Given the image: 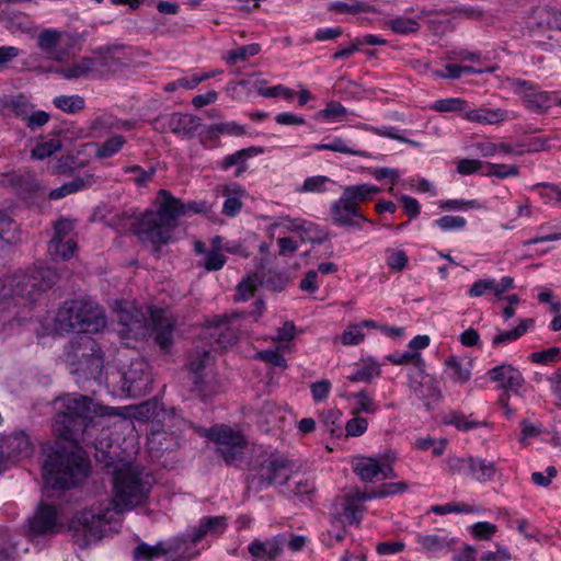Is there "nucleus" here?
<instances>
[{
    "label": "nucleus",
    "mask_w": 561,
    "mask_h": 561,
    "mask_svg": "<svg viewBox=\"0 0 561 561\" xmlns=\"http://www.w3.org/2000/svg\"><path fill=\"white\" fill-rule=\"evenodd\" d=\"M104 414V408L89 397L68 394L60 399V410L54 420V431L67 444L57 447L43 463L45 486L66 490L81 483L89 473L90 463L84 451L78 446L84 442L96 416Z\"/></svg>",
    "instance_id": "1"
},
{
    "label": "nucleus",
    "mask_w": 561,
    "mask_h": 561,
    "mask_svg": "<svg viewBox=\"0 0 561 561\" xmlns=\"http://www.w3.org/2000/svg\"><path fill=\"white\" fill-rule=\"evenodd\" d=\"M153 478L134 466L118 468L113 477V499L104 500L90 508L78 512L69 529L80 548L102 539L105 526L115 515L146 503L151 492Z\"/></svg>",
    "instance_id": "2"
},
{
    "label": "nucleus",
    "mask_w": 561,
    "mask_h": 561,
    "mask_svg": "<svg viewBox=\"0 0 561 561\" xmlns=\"http://www.w3.org/2000/svg\"><path fill=\"white\" fill-rule=\"evenodd\" d=\"M198 211L196 203L184 204L170 192L160 190L157 196V210L131 216L129 229L141 243L151 245L152 253L158 257L161 245L171 241L178 227V219Z\"/></svg>",
    "instance_id": "3"
},
{
    "label": "nucleus",
    "mask_w": 561,
    "mask_h": 561,
    "mask_svg": "<svg viewBox=\"0 0 561 561\" xmlns=\"http://www.w3.org/2000/svg\"><path fill=\"white\" fill-rule=\"evenodd\" d=\"M56 280L57 274L49 267H33L3 277L0 280V310L30 301Z\"/></svg>",
    "instance_id": "4"
},
{
    "label": "nucleus",
    "mask_w": 561,
    "mask_h": 561,
    "mask_svg": "<svg viewBox=\"0 0 561 561\" xmlns=\"http://www.w3.org/2000/svg\"><path fill=\"white\" fill-rule=\"evenodd\" d=\"M106 325L103 308L85 299L67 300L58 309L55 329L58 332L98 333Z\"/></svg>",
    "instance_id": "5"
},
{
    "label": "nucleus",
    "mask_w": 561,
    "mask_h": 561,
    "mask_svg": "<svg viewBox=\"0 0 561 561\" xmlns=\"http://www.w3.org/2000/svg\"><path fill=\"white\" fill-rule=\"evenodd\" d=\"M293 467L283 455L259 451L251 461L248 489L261 491L274 484L283 485L288 481Z\"/></svg>",
    "instance_id": "6"
},
{
    "label": "nucleus",
    "mask_w": 561,
    "mask_h": 561,
    "mask_svg": "<svg viewBox=\"0 0 561 561\" xmlns=\"http://www.w3.org/2000/svg\"><path fill=\"white\" fill-rule=\"evenodd\" d=\"M71 373L84 378L98 379L103 369V354L99 343L89 335L76 337L66 354Z\"/></svg>",
    "instance_id": "7"
},
{
    "label": "nucleus",
    "mask_w": 561,
    "mask_h": 561,
    "mask_svg": "<svg viewBox=\"0 0 561 561\" xmlns=\"http://www.w3.org/2000/svg\"><path fill=\"white\" fill-rule=\"evenodd\" d=\"M196 432L217 445L218 454L228 466L242 459L247 442L239 431L221 424L210 428L196 427Z\"/></svg>",
    "instance_id": "8"
},
{
    "label": "nucleus",
    "mask_w": 561,
    "mask_h": 561,
    "mask_svg": "<svg viewBox=\"0 0 561 561\" xmlns=\"http://www.w3.org/2000/svg\"><path fill=\"white\" fill-rule=\"evenodd\" d=\"M213 357L209 350L195 352L190 356L187 368L192 377L193 390L207 398L221 389L219 380L211 370Z\"/></svg>",
    "instance_id": "9"
},
{
    "label": "nucleus",
    "mask_w": 561,
    "mask_h": 561,
    "mask_svg": "<svg viewBox=\"0 0 561 561\" xmlns=\"http://www.w3.org/2000/svg\"><path fill=\"white\" fill-rule=\"evenodd\" d=\"M119 65L118 60L111 55H99L94 57H82L70 65L56 68L55 72L67 80L103 76L105 69H113Z\"/></svg>",
    "instance_id": "10"
},
{
    "label": "nucleus",
    "mask_w": 561,
    "mask_h": 561,
    "mask_svg": "<svg viewBox=\"0 0 561 561\" xmlns=\"http://www.w3.org/2000/svg\"><path fill=\"white\" fill-rule=\"evenodd\" d=\"M244 317L242 312H233L231 314H225L217 317L209 322V327L206 329L204 335L211 341V347L227 348L234 344L239 339V328L237 320Z\"/></svg>",
    "instance_id": "11"
},
{
    "label": "nucleus",
    "mask_w": 561,
    "mask_h": 561,
    "mask_svg": "<svg viewBox=\"0 0 561 561\" xmlns=\"http://www.w3.org/2000/svg\"><path fill=\"white\" fill-rule=\"evenodd\" d=\"M152 373L146 360L137 358L122 374V390L129 397L139 398L151 390Z\"/></svg>",
    "instance_id": "12"
},
{
    "label": "nucleus",
    "mask_w": 561,
    "mask_h": 561,
    "mask_svg": "<svg viewBox=\"0 0 561 561\" xmlns=\"http://www.w3.org/2000/svg\"><path fill=\"white\" fill-rule=\"evenodd\" d=\"M510 85L533 113L542 114L553 106L554 92L542 91L537 84L522 79H512Z\"/></svg>",
    "instance_id": "13"
},
{
    "label": "nucleus",
    "mask_w": 561,
    "mask_h": 561,
    "mask_svg": "<svg viewBox=\"0 0 561 561\" xmlns=\"http://www.w3.org/2000/svg\"><path fill=\"white\" fill-rule=\"evenodd\" d=\"M330 215L333 224L341 227L360 229L363 222L373 224L363 214L360 206L353 203L343 192L340 198L331 205Z\"/></svg>",
    "instance_id": "14"
},
{
    "label": "nucleus",
    "mask_w": 561,
    "mask_h": 561,
    "mask_svg": "<svg viewBox=\"0 0 561 561\" xmlns=\"http://www.w3.org/2000/svg\"><path fill=\"white\" fill-rule=\"evenodd\" d=\"M116 320L122 327L119 333L126 337L139 340L147 335L148 323L145 313L133 305L119 306L116 310Z\"/></svg>",
    "instance_id": "15"
},
{
    "label": "nucleus",
    "mask_w": 561,
    "mask_h": 561,
    "mask_svg": "<svg viewBox=\"0 0 561 561\" xmlns=\"http://www.w3.org/2000/svg\"><path fill=\"white\" fill-rule=\"evenodd\" d=\"M409 388L426 409H431V404L437 402L442 397L437 379L425 373L422 367H417L409 376Z\"/></svg>",
    "instance_id": "16"
},
{
    "label": "nucleus",
    "mask_w": 561,
    "mask_h": 561,
    "mask_svg": "<svg viewBox=\"0 0 561 561\" xmlns=\"http://www.w3.org/2000/svg\"><path fill=\"white\" fill-rule=\"evenodd\" d=\"M199 125L198 117L185 113H171L154 121L156 129L173 133L181 138L193 137Z\"/></svg>",
    "instance_id": "17"
},
{
    "label": "nucleus",
    "mask_w": 561,
    "mask_h": 561,
    "mask_svg": "<svg viewBox=\"0 0 561 561\" xmlns=\"http://www.w3.org/2000/svg\"><path fill=\"white\" fill-rule=\"evenodd\" d=\"M149 317L154 332V340L161 350L169 352L173 345L175 318L167 310L157 307L149 308Z\"/></svg>",
    "instance_id": "18"
},
{
    "label": "nucleus",
    "mask_w": 561,
    "mask_h": 561,
    "mask_svg": "<svg viewBox=\"0 0 561 561\" xmlns=\"http://www.w3.org/2000/svg\"><path fill=\"white\" fill-rule=\"evenodd\" d=\"M352 468L363 482L394 479L397 477L391 465L380 463L379 460L373 457L355 458L352 462Z\"/></svg>",
    "instance_id": "19"
},
{
    "label": "nucleus",
    "mask_w": 561,
    "mask_h": 561,
    "mask_svg": "<svg viewBox=\"0 0 561 561\" xmlns=\"http://www.w3.org/2000/svg\"><path fill=\"white\" fill-rule=\"evenodd\" d=\"M286 543V535L278 534L264 540L254 539L248 546V551L252 557V561H274L280 557Z\"/></svg>",
    "instance_id": "20"
},
{
    "label": "nucleus",
    "mask_w": 561,
    "mask_h": 561,
    "mask_svg": "<svg viewBox=\"0 0 561 561\" xmlns=\"http://www.w3.org/2000/svg\"><path fill=\"white\" fill-rule=\"evenodd\" d=\"M62 528L58 523V511L55 505L41 504L30 520V530L34 535H53Z\"/></svg>",
    "instance_id": "21"
},
{
    "label": "nucleus",
    "mask_w": 561,
    "mask_h": 561,
    "mask_svg": "<svg viewBox=\"0 0 561 561\" xmlns=\"http://www.w3.org/2000/svg\"><path fill=\"white\" fill-rule=\"evenodd\" d=\"M417 550L436 557L438 554H447L455 549L456 540L445 533H421L415 536Z\"/></svg>",
    "instance_id": "22"
},
{
    "label": "nucleus",
    "mask_w": 561,
    "mask_h": 561,
    "mask_svg": "<svg viewBox=\"0 0 561 561\" xmlns=\"http://www.w3.org/2000/svg\"><path fill=\"white\" fill-rule=\"evenodd\" d=\"M369 500H373L369 491H362L358 488L350 489L342 496L341 505L343 515L348 524L358 525L362 522L363 515L366 511L364 503Z\"/></svg>",
    "instance_id": "23"
},
{
    "label": "nucleus",
    "mask_w": 561,
    "mask_h": 561,
    "mask_svg": "<svg viewBox=\"0 0 561 561\" xmlns=\"http://www.w3.org/2000/svg\"><path fill=\"white\" fill-rule=\"evenodd\" d=\"M0 448L9 461H20L28 458L33 453V445L24 432H16L0 437Z\"/></svg>",
    "instance_id": "24"
},
{
    "label": "nucleus",
    "mask_w": 561,
    "mask_h": 561,
    "mask_svg": "<svg viewBox=\"0 0 561 561\" xmlns=\"http://www.w3.org/2000/svg\"><path fill=\"white\" fill-rule=\"evenodd\" d=\"M528 28L533 36L552 30L561 31V13L550 8L536 9L529 18Z\"/></svg>",
    "instance_id": "25"
},
{
    "label": "nucleus",
    "mask_w": 561,
    "mask_h": 561,
    "mask_svg": "<svg viewBox=\"0 0 561 561\" xmlns=\"http://www.w3.org/2000/svg\"><path fill=\"white\" fill-rule=\"evenodd\" d=\"M227 518L225 516H205L199 519L196 527L188 534V539L193 543H198L206 536L218 537L227 529Z\"/></svg>",
    "instance_id": "26"
},
{
    "label": "nucleus",
    "mask_w": 561,
    "mask_h": 561,
    "mask_svg": "<svg viewBox=\"0 0 561 561\" xmlns=\"http://www.w3.org/2000/svg\"><path fill=\"white\" fill-rule=\"evenodd\" d=\"M436 11H426L421 10L416 16V19L405 18V16H397L387 21L386 25L396 34L400 35H410L415 34L420 31L421 25L419 20L427 19V23L432 26L435 20L433 16L437 15Z\"/></svg>",
    "instance_id": "27"
},
{
    "label": "nucleus",
    "mask_w": 561,
    "mask_h": 561,
    "mask_svg": "<svg viewBox=\"0 0 561 561\" xmlns=\"http://www.w3.org/2000/svg\"><path fill=\"white\" fill-rule=\"evenodd\" d=\"M492 381L499 382V386L506 390L517 391L524 385L522 373L508 364H502L488 371Z\"/></svg>",
    "instance_id": "28"
},
{
    "label": "nucleus",
    "mask_w": 561,
    "mask_h": 561,
    "mask_svg": "<svg viewBox=\"0 0 561 561\" xmlns=\"http://www.w3.org/2000/svg\"><path fill=\"white\" fill-rule=\"evenodd\" d=\"M31 110H33V105L23 94L0 98V112L4 115L13 114L24 121Z\"/></svg>",
    "instance_id": "29"
},
{
    "label": "nucleus",
    "mask_w": 561,
    "mask_h": 561,
    "mask_svg": "<svg viewBox=\"0 0 561 561\" xmlns=\"http://www.w3.org/2000/svg\"><path fill=\"white\" fill-rule=\"evenodd\" d=\"M130 124L123 122L111 114H100L91 118L88 123V129L91 136L98 137L103 133L113 129H128Z\"/></svg>",
    "instance_id": "30"
},
{
    "label": "nucleus",
    "mask_w": 561,
    "mask_h": 561,
    "mask_svg": "<svg viewBox=\"0 0 561 561\" xmlns=\"http://www.w3.org/2000/svg\"><path fill=\"white\" fill-rule=\"evenodd\" d=\"M463 117L478 124H499L507 119V112L502 108L480 107L467 111Z\"/></svg>",
    "instance_id": "31"
},
{
    "label": "nucleus",
    "mask_w": 561,
    "mask_h": 561,
    "mask_svg": "<svg viewBox=\"0 0 561 561\" xmlns=\"http://www.w3.org/2000/svg\"><path fill=\"white\" fill-rule=\"evenodd\" d=\"M346 399L353 401L352 415L375 414L379 410L378 403L366 390L348 393Z\"/></svg>",
    "instance_id": "32"
},
{
    "label": "nucleus",
    "mask_w": 561,
    "mask_h": 561,
    "mask_svg": "<svg viewBox=\"0 0 561 561\" xmlns=\"http://www.w3.org/2000/svg\"><path fill=\"white\" fill-rule=\"evenodd\" d=\"M95 182L94 175L87 174L84 176H77L71 181L64 183L61 186L54 188L49 192L50 199H60L67 195L77 193L91 186Z\"/></svg>",
    "instance_id": "33"
},
{
    "label": "nucleus",
    "mask_w": 561,
    "mask_h": 561,
    "mask_svg": "<svg viewBox=\"0 0 561 561\" xmlns=\"http://www.w3.org/2000/svg\"><path fill=\"white\" fill-rule=\"evenodd\" d=\"M496 473V466L493 461L483 458L469 457V476L478 482L491 481Z\"/></svg>",
    "instance_id": "34"
},
{
    "label": "nucleus",
    "mask_w": 561,
    "mask_h": 561,
    "mask_svg": "<svg viewBox=\"0 0 561 561\" xmlns=\"http://www.w3.org/2000/svg\"><path fill=\"white\" fill-rule=\"evenodd\" d=\"M446 373L450 380L463 385L471 377L470 363H463L456 356H449L445 359Z\"/></svg>",
    "instance_id": "35"
},
{
    "label": "nucleus",
    "mask_w": 561,
    "mask_h": 561,
    "mask_svg": "<svg viewBox=\"0 0 561 561\" xmlns=\"http://www.w3.org/2000/svg\"><path fill=\"white\" fill-rule=\"evenodd\" d=\"M61 32L53 28L44 30L38 35V47L46 53L50 58L60 60L61 54L57 51V46L60 43Z\"/></svg>",
    "instance_id": "36"
},
{
    "label": "nucleus",
    "mask_w": 561,
    "mask_h": 561,
    "mask_svg": "<svg viewBox=\"0 0 561 561\" xmlns=\"http://www.w3.org/2000/svg\"><path fill=\"white\" fill-rule=\"evenodd\" d=\"M380 192V187L367 183L350 185L343 190V193L346 194V196L357 206H360L362 203L370 201L376 194Z\"/></svg>",
    "instance_id": "37"
},
{
    "label": "nucleus",
    "mask_w": 561,
    "mask_h": 561,
    "mask_svg": "<svg viewBox=\"0 0 561 561\" xmlns=\"http://www.w3.org/2000/svg\"><path fill=\"white\" fill-rule=\"evenodd\" d=\"M329 11L335 12L339 14H359L367 12H376L375 8L370 4L360 2L358 0H339L333 1L329 4Z\"/></svg>",
    "instance_id": "38"
},
{
    "label": "nucleus",
    "mask_w": 561,
    "mask_h": 561,
    "mask_svg": "<svg viewBox=\"0 0 561 561\" xmlns=\"http://www.w3.org/2000/svg\"><path fill=\"white\" fill-rule=\"evenodd\" d=\"M0 21L12 33L28 32L32 26V22L28 16L21 12L2 11L0 14Z\"/></svg>",
    "instance_id": "39"
},
{
    "label": "nucleus",
    "mask_w": 561,
    "mask_h": 561,
    "mask_svg": "<svg viewBox=\"0 0 561 561\" xmlns=\"http://www.w3.org/2000/svg\"><path fill=\"white\" fill-rule=\"evenodd\" d=\"M19 240L18 225L12 218L0 211V250L16 243Z\"/></svg>",
    "instance_id": "40"
},
{
    "label": "nucleus",
    "mask_w": 561,
    "mask_h": 561,
    "mask_svg": "<svg viewBox=\"0 0 561 561\" xmlns=\"http://www.w3.org/2000/svg\"><path fill=\"white\" fill-rule=\"evenodd\" d=\"M534 324V320L526 319L523 320L516 328L508 331H501L492 339V346L499 348L503 345L510 344L520 336H523L528 328Z\"/></svg>",
    "instance_id": "41"
},
{
    "label": "nucleus",
    "mask_w": 561,
    "mask_h": 561,
    "mask_svg": "<svg viewBox=\"0 0 561 561\" xmlns=\"http://www.w3.org/2000/svg\"><path fill=\"white\" fill-rule=\"evenodd\" d=\"M470 416H466L465 414L457 412V411H450L444 416V422L448 425L455 426L459 431H470L478 428L480 426H485L486 423L482 421H476L470 420Z\"/></svg>",
    "instance_id": "42"
},
{
    "label": "nucleus",
    "mask_w": 561,
    "mask_h": 561,
    "mask_svg": "<svg viewBox=\"0 0 561 561\" xmlns=\"http://www.w3.org/2000/svg\"><path fill=\"white\" fill-rule=\"evenodd\" d=\"M252 148L241 149L232 154L226 156L220 162V168L225 171L237 165L236 176H240L245 171V162L252 156Z\"/></svg>",
    "instance_id": "43"
},
{
    "label": "nucleus",
    "mask_w": 561,
    "mask_h": 561,
    "mask_svg": "<svg viewBox=\"0 0 561 561\" xmlns=\"http://www.w3.org/2000/svg\"><path fill=\"white\" fill-rule=\"evenodd\" d=\"M380 375V366L373 360L364 362L347 379L352 382H369Z\"/></svg>",
    "instance_id": "44"
},
{
    "label": "nucleus",
    "mask_w": 561,
    "mask_h": 561,
    "mask_svg": "<svg viewBox=\"0 0 561 561\" xmlns=\"http://www.w3.org/2000/svg\"><path fill=\"white\" fill-rule=\"evenodd\" d=\"M73 225L70 220H58L54 226V237L48 243V253H58L61 241L68 239V234L72 230Z\"/></svg>",
    "instance_id": "45"
},
{
    "label": "nucleus",
    "mask_w": 561,
    "mask_h": 561,
    "mask_svg": "<svg viewBox=\"0 0 561 561\" xmlns=\"http://www.w3.org/2000/svg\"><path fill=\"white\" fill-rule=\"evenodd\" d=\"M313 149L317 151L320 150H330L340 153H346L351 156L364 157L367 158L369 154L364 150H356L347 146L346 141L341 138H334L331 142L328 144H318L313 146Z\"/></svg>",
    "instance_id": "46"
},
{
    "label": "nucleus",
    "mask_w": 561,
    "mask_h": 561,
    "mask_svg": "<svg viewBox=\"0 0 561 561\" xmlns=\"http://www.w3.org/2000/svg\"><path fill=\"white\" fill-rule=\"evenodd\" d=\"M54 105L68 114H76L84 108V99L79 95H59L53 101Z\"/></svg>",
    "instance_id": "47"
},
{
    "label": "nucleus",
    "mask_w": 561,
    "mask_h": 561,
    "mask_svg": "<svg viewBox=\"0 0 561 561\" xmlns=\"http://www.w3.org/2000/svg\"><path fill=\"white\" fill-rule=\"evenodd\" d=\"M126 139L122 135H115L101 144L95 152L99 159H107L116 154L125 145Z\"/></svg>",
    "instance_id": "48"
},
{
    "label": "nucleus",
    "mask_w": 561,
    "mask_h": 561,
    "mask_svg": "<svg viewBox=\"0 0 561 561\" xmlns=\"http://www.w3.org/2000/svg\"><path fill=\"white\" fill-rule=\"evenodd\" d=\"M300 227V238L302 242L321 244L328 238L327 232L314 222L305 220Z\"/></svg>",
    "instance_id": "49"
},
{
    "label": "nucleus",
    "mask_w": 561,
    "mask_h": 561,
    "mask_svg": "<svg viewBox=\"0 0 561 561\" xmlns=\"http://www.w3.org/2000/svg\"><path fill=\"white\" fill-rule=\"evenodd\" d=\"M60 139L51 138L49 140L36 144V146L32 149L31 156L33 159L44 160L60 150Z\"/></svg>",
    "instance_id": "50"
},
{
    "label": "nucleus",
    "mask_w": 561,
    "mask_h": 561,
    "mask_svg": "<svg viewBox=\"0 0 561 561\" xmlns=\"http://www.w3.org/2000/svg\"><path fill=\"white\" fill-rule=\"evenodd\" d=\"M168 553L162 543L149 546L145 542L138 545L134 550V558L137 560L150 561Z\"/></svg>",
    "instance_id": "51"
},
{
    "label": "nucleus",
    "mask_w": 561,
    "mask_h": 561,
    "mask_svg": "<svg viewBox=\"0 0 561 561\" xmlns=\"http://www.w3.org/2000/svg\"><path fill=\"white\" fill-rule=\"evenodd\" d=\"M407 490L408 484L403 481H399L383 483L379 488L370 490L369 493L371 499H383L404 493Z\"/></svg>",
    "instance_id": "52"
},
{
    "label": "nucleus",
    "mask_w": 561,
    "mask_h": 561,
    "mask_svg": "<svg viewBox=\"0 0 561 561\" xmlns=\"http://www.w3.org/2000/svg\"><path fill=\"white\" fill-rule=\"evenodd\" d=\"M260 50L261 46L259 44H249L245 46H241L228 51L226 60L230 65H236L238 61H243L252 56L257 55Z\"/></svg>",
    "instance_id": "53"
},
{
    "label": "nucleus",
    "mask_w": 561,
    "mask_h": 561,
    "mask_svg": "<svg viewBox=\"0 0 561 561\" xmlns=\"http://www.w3.org/2000/svg\"><path fill=\"white\" fill-rule=\"evenodd\" d=\"M179 444L175 440L171 443L167 438V433L164 431H153L148 437V446L151 451H164L176 447Z\"/></svg>",
    "instance_id": "54"
},
{
    "label": "nucleus",
    "mask_w": 561,
    "mask_h": 561,
    "mask_svg": "<svg viewBox=\"0 0 561 561\" xmlns=\"http://www.w3.org/2000/svg\"><path fill=\"white\" fill-rule=\"evenodd\" d=\"M533 190H539V196L545 203H561V185L542 182L534 185Z\"/></svg>",
    "instance_id": "55"
},
{
    "label": "nucleus",
    "mask_w": 561,
    "mask_h": 561,
    "mask_svg": "<svg viewBox=\"0 0 561 561\" xmlns=\"http://www.w3.org/2000/svg\"><path fill=\"white\" fill-rule=\"evenodd\" d=\"M495 279L494 278H481L476 280L467 291L470 298L481 297L488 293H492L495 296Z\"/></svg>",
    "instance_id": "56"
},
{
    "label": "nucleus",
    "mask_w": 561,
    "mask_h": 561,
    "mask_svg": "<svg viewBox=\"0 0 561 561\" xmlns=\"http://www.w3.org/2000/svg\"><path fill=\"white\" fill-rule=\"evenodd\" d=\"M518 172L519 169L517 165L486 163L485 171H483V175H494L500 179H505L510 176H517Z\"/></svg>",
    "instance_id": "57"
},
{
    "label": "nucleus",
    "mask_w": 561,
    "mask_h": 561,
    "mask_svg": "<svg viewBox=\"0 0 561 561\" xmlns=\"http://www.w3.org/2000/svg\"><path fill=\"white\" fill-rule=\"evenodd\" d=\"M329 182H331V180L324 175L309 176L304 181V184L298 190V192H300V193H322L325 191V185Z\"/></svg>",
    "instance_id": "58"
},
{
    "label": "nucleus",
    "mask_w": 561,
    "mask_h": 561,
    "mask_svg": "<svg viewBox=\"0 0 561 561\" xmlns=\"http://www.w3.org/2000/svg\"><path fill=\"white\" fill-rule=\"evenodd\" d=\"M346 114V108L339 102H330L327 106L316 114L317 118H323L328 122L339 121Z\"/></svg>",
    "instance_id": "59"
},
{
    "label": "nucleus",
    "mask_w": 561,
    "mask_h": 561,
    "mask_svg": "<svg viewBox=\"0 0 561 561\" xmlns=\"http://www.w3.org/2000/svg\"><path fill=\"white\" fill-rule=\"evenodd\" d=\"M557 140H559L557 135L534 137L529 140L527 150L530 152L551 150L557 148V145L554 144Z\"/></svg>",
    "instance_id": "60"
},
{
    "label": "nucleus",
    "mask_w": 561,
    "mask_h": 561,
    "mask_svg": "<svg viewBox=\"0 0 561 561\" xmlns=\"http://www.w3.org/2000/svg\"><path fill=\"white\" fill-rule=\"evenodd\" d=\"M561 359V348L560 347H550L540 352H535L530 354V360L533 363L548 365Z\"/></svg>",
    "instance_id": "61"
},
{
    "label": "nucleus",
    "mask_w": 561,
    "mask_h": 561,
    "mask_svg": "<svg viewBox=\"0 0 561 561\" xmlns=\"http://www.w3.org/2000/svg\"><path fill=\"white\" fill-rule=\"evenodd\" d=\"M257 289V283L255 277H248L247 279L242 280L238 287L234 295L236 301H247L251 297L254 296L255 291Z\"/></svg>",
    "instance_id": "62"
},
{
    "label": "nucleus",
    "mask_w": 561,
    "mask_h": 561,
    "mask_svg": "<svg viewBox=\"0 0 561 561\" xmlns=\"http://www.w3.org/2000/svg\"><path fill=\"white\" fill-rule=\"evenodd\" d=\"M368 428V421L359 414L352 415L345 424L346 436H362Z\"/></svg>",
    "instance_id": "63"
},
{
    "label": "nucleus",
    "mask_w": 561,
    "mask_h": 561,
    "mask_svg": "<svg viewBox=\"0 0 561 561\" xmlns=\"http://www.w3.org/2000/svg\"><path fill=\"white\" fill-rule=\"evenodd\" d=\"M486 163L478 159H461L457 164V171L461 175H470L485 171Z\"/></svg>",
    "instance_id": "64"
}]
</instances>
